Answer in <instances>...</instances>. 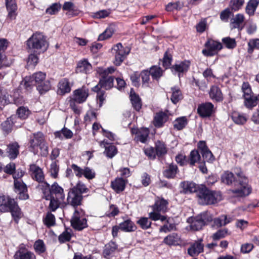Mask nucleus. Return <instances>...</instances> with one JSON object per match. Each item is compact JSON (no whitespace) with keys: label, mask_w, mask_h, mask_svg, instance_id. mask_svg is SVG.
I'll list each match as a JSON object with an SVG mask.
<instances>
[{"label":"nucleus","mask_w":259,"mask_h":259,"mask_svg":"<svg viewBox=\"0 0 259 259\" xmlns=\"http://www.w3.org/2000/svg\"><path fill=\"white\" fill-rule=\"evenodd\" d=\"M221 180L222 183L230 185L233 182H235L234 176L232 172L226 171L222 175Z\"/></svg>","instance_id":"32"},{"label":"nucleus","mask_w":259,"mask_h":259,"mask_svg":"<svg viewBox=\"0 0 259 259\" xmlns=\"http://www.w3.org/2000/svg\"><path fill=\"white\" fill-rule=\"evenodd\" d=\"M222 42L225 47L229 49H233L236 46V42L235 38L229 37H224L222 39Z\"/></svg>","instance_id":"53"},{"label":"nucleus","mask_w":259,"mask_h":259,"mask_svg":"<svg viewBox=\"0 0 259 259\" xmlns=\"http://www.w3.org/2000/svg\"><path fill=\"white\" fill-rule=\"evenodd\" d=\"M130 52V49L128 47H124L121 43H118L114 46L112 48V53L115 56L114 64L116 66H119Z\"/></svg>","instance_id":"9"},{"label":"nucleus","mask_w":259,"mask_h":259,"mask_svg":"<svg viewBox=\"0 0 259 259\" xmlns=\"http://www.w3.org/2000/svg\"><path fill=\"white\" fill-rule=\"evenodd\" d=\"M257 97L254 96L252 95L248 96H245L244 97V104L248 108L251 109L256 106L257 104Z\"/></svg>","instance_id":"40"},{"label":"nucleus","mask_w":259,"mask_h":259,"mask_svg":"<svg viewBox=\"0 0 259 259\" xmlns=\"http://www.w3.org/2000/svg\"><path fill=\"white\" fill-rule=\"evenodd\" d=\"M200 160V155L197 150H192L190 154L189 162L191 165H194Z\"/></svg>","instance_id":"54"},{"label":"nucleus","mask_w":259,"mask_h":259,"mask_svg":"<svg viewBox=\"0 0 259 259\" xmlns=\"http://www.w3.org/2000/svg\"><path fill=\"white\" fill-rule=\"evenodd\" d=\"M14 199L8 196L0 195V211L3 212H8L15 204Z\"/></svg>","instance_id":"14"},{"label":"nucleus","mask_w":259,"mask_h":259,"mask_svg":"<svg viewBox=\"0 0 259 259\" xmlns=\"http://www.w3.org/2000/svg\"><path fill=\"white\" fill-rule=\"evenodd\" d=\"M137 224L143 230H147L150 228L151 225V222L148 218L142 217L137 221Z\"/></svg>","instance_id":"48"},{"label":"nucleus","mask_w":259,"mask_h":259,"mask_svg":"<svg viewBox=\"0 0 259 259\" xmlns=\"http://www.w3.org/2000/svg\"><path fill=\"white\" fill-rule=\"evenodd\" d=\"M161 211H157L154 210L149 213V218L152 220L156 221L160 220L161 222H164L166 219V217L164 215H162L160 214Z\"/></svg>","instance_id":"56"},{"label":"nucleus","mask_w":259,"mask_h":259,"mask_svg":"<svg viewBox=\"0 0 259 259\" xmlns=\"http://www.w3.org/2000/svg\"><path fill=\"white\" fill-rule=\"evenodd\" d=\"M171 95L170 100L173 103L176 104L182 99L181 92L180 89L177 87L171 88Z\"/></svg>","instance_id":"39"},{"label":"nucleus","mask_w":259,"mask_h":259,"mask_svg":"<svg viewBox=\"0 0 259 259\" xmlns=\"http://www.w3.org/2000/svg\"><path fill=\"white\" fill-rule=\"evenodd\" d=\"M177 168L176 165H170L164 171V176L167 178H174L177 174Z\"/></svg>","instance_id":"44"},{"label":"nucleus","mask_w":259,"mask_h":259,"mask_svg":"<svg viewBox=\"0 0 259 259\" xmlns=\"http://www.w3.org/2000/svg\"><path fill=\"white\" fill-rule=\"evenodd\" d=\"M96 118V113L92 110H89L87 112L84 116V121L87 124H88L91 121L95 120Z\"/></svg>","instance_id":"64"},{"label":"nucleus","mask_w":259,"mask_h":259,"mask_svg":"<svg viewBox=\"0 0 259 259\" xmlns=\"http://www.w3.org/2000/svg\"><path fill=\"white\" fill-rule=\"evenodd\" d=\"M206 49L202 50V54L206 56H211L216 54L222 48L221 42L212 39L208 40L205 45Z\"/></svg>","instance_id":"10"},{"label":"nucleus","mask_w":259,"mask_h":259,"mask_svg":"<svg viewBox=\"0 0 259 259\" xmlns=\"http://www.w3.org/2000/svg\"><path fill=\"white\" fill-rule=\"evenodd\" d=\"M92 70V66L87 59H82L78 61L76 71L77 72L89 73Z\"/></svg>","instance_id":"20"},{"label":"nucleus","mask_w":259,"mask_h":259,"mask_svg":"<svg viewBox=\"0 0 259 259\" xmlns=\"http://www.w3.org/2000/svg\"><path fill=\"white\" fill-rule=\"evenodd\" d=\"M245 17L242 14H237L231 19V24L235 28L242 29Z\"/></svg>","instance_id":"29"},{"label":"nucleus","mask_w":259,"mask_h":259,"mask_svg":"<svg viewBox=\"0 0 259 259\" xmlns=\"http://www.w3.org/2000/svg\"><path fill=\"white\" fill-rule=\"evenodd\" d=\"M167 118L168 116L166 113L163 112H158L154 116L153 124L156 127H160L166 121Z\"/></svg>","instance_id":"27"},{"label":"nucleus","mask_w":259,"mask_h":259,"mask_svg":"<svg viewBox=\"0 0 259 259\" xmlns=\"http://www.w3.org/2000/svg\"><path fill=\"white\" fill-rule=\"evenodd\" d=\"M167 202L163 199L157 200L153 206V210L161 212H165L167 210Z\"/></svg>","instance_id":"31"},{"label":"nucleus","mask_w":259,"mask_h":259,"mask_svg":"<svg viewBox=\"0 0 259 259\" xmlns=\"http://www.w3.org/2000/svg\"><path fill=\"white\" fill-rule=\"evenodd\" d=\"M180 237L178 234L172 233L168 235L164 239V242L168 245H176L179 244Z\"/></svg>","instance_id":"37"},{"label":"nucleus","mask_w":259,"mask_h":259,"mask_svg":"<svg viewBox=\"0 0 259 259\" xmlns=\"http://www.w3.org/2000/svg\"><path fill=\"white\" fill-rule=\"evenodd\" d=\"M37 189L42 193V197L46 199H51L52 197L60 199L61 200L64 199L65 195L63 189L57 183L53 184L50 188L49 184L42 183L37 186Z\"/></svg>","instance_id":"3"},{"label":"nucleus","mask_w":259,"mask_h":259,"mask_svg":"<svg viewBox=\"0 0 259 259\" xmlns=\"http://www.w3.org/2000/svg\"><path fill=\"white\" fill-rule=\"evenodd\" d=\"M120 230L125 232H132L137 229L136 225L131 220L127 219L119 224Z\"/></svg>","instance_id":"28"},{"label":"nucleus","mask_w":259,"mask_h":259,"mask_svg":"<svg viewBox=\"0 0 259 259\" xmlns=\"http://www.w3.org/2000/svg\"><path fill=\"white\" fill-rule=\"evenodd\" d=\"M33 248L37 254H41L46 251V245L42 240L38 239L36 240L33 245Z\"/></svg>","instance_id":"42"},{"label":"nucleus","mask_w":259,"mask_h":259,"mask_svg":"<svg viewBox=\"0 0 259 259\" xmlns=\"http://www.w3.org/2000/svg\"><path fill=\"white\" fill-rule=\"evenodd\" d=\"M9 211H11L13 217L16 222L22 217V213L16 203H15Z\"/></svg>","instance_id":"51"},{"label":"nucleus","mask_w":259,"mask_h":259,"mask_svg":"<svg viewBox=\"0 0 259 259\" xmlns=\"http://www.w3.org/2000/svg\"><path fill=\"white\" fill-rule=\"evenodd\" d=\"M29 172L32 179L39 183L38 185H40L42 183H47L44 181L45 176L43 171L38 166L34 164H31L29 167Z\"/></svg>","instance_id":"13"},{"label":"nucleus","mask_w":259,"mask_h":259,"mask_svg":"<svg viewBox=\"0 0 259 259\" xmlns=\"http://www.w3.org/2000/svg\"><path fill=\"white\" fill-rule=\"evenodd\" d=\"M115 70L113 67H110L107 69L99 67L97 69V73L101 76L99 84L102 88L109 90L113 86L114 79L109 75L112 74Z\"/></svg>","instance_id":"7"},{"label":"nucleus","mask_w":259,"mask_h":259,"mask_svg":"<svg viewBox=\"0 0 259 259\" xmlns=\"http://www.w3.org/2000/svg\"><path fill=\"white\" fill-rule=\"evenodd\" d=\"M201 242L202 240H199L191 245L188 249V253L190 255L195 256L203 251V245Z\"/></svg>","instance_id":"21"},{"label":"nucleus","mask_w":259,"mask_h":259,"mask_svg":"<svg viewBox=\"0 0 259 259\" xmlns=\"http://www.w3.org/2000/svg\"><path fill=\"white\" fill-rule=\"evenodd\" d=\"M31 151L34 154L38 152V149L40 150L41 155L46 156L48 154V146L44 141V135L41 133L34 134L30 140Z\"/></svg>","instance_id":"6"},{"label":"nucleus","mask_w":259,"mask_h":259,"mask_svg":"<svg viewBox=\"0 0 259 259\" xmlns=\"http://www.w3.org/2000/svg\"><path fill=\"white\" fill-rule=\"evenodd\" d=\"M61 9V5L59 4L55 3L46 10V13L50 15H54L59 12Z\"/></svg>","instance_id":"63"},{"label":"nucleus","mask_w":259,"mask_h":259,"mask_svg":"<svg viewBox=\"0 0 259 259\" xmlns=\"http://www.w3.org/2000/svg\"><path fill=\"white\" fill-rule=\"evenodd\" d=\"M56 137L62 139L63 136L66 139H70L73 136L72 131L68 128H64L61 131L57 132L55 134Z\"/></svg>","instance_id":"45"},{"label":"nucleus","mask_w":259,"mask_h":259,"mask_svg":"<svg viewBox=\"0 0 259 259\" xmlns=\"http://www.w3.org/2000/svg\"><path fill=\"white\" fill-rule=\"evenodd\" d=\"M190 65V62L189 61H184L177 63L172 67V71L179 74L184 73L188 71Z\"/></svg>","instance_id":"25"},{"label":"nucleus","mask_w":259,"mask_h":259,"mask_svg":"<svg viewBox=\"0 0 259 259\" xmlns=\"http://www.w3.org/2000/svg\"><path fill=\"white\" fill-rule=\"evenodd\" d=\"M131 133L132 134H135L136 135L137 140L144 143L147 140L149 131L147 128L145 127L140 129L133 128L131 130Z\"/></svg>","instance_id":"17"},{"label":"nucleus","mask_w":259,"mask_h":259,"mask_svg":"<svg viewBox=\"0 0 259 259\" xmlns=\"http://www.w3.org/2000/svg\"><path fill=\"white\" fill-rule=\"evenodd\" d=\"M15 255L18 259H36L35 254L30 251L19 250L16 252Z\"/></svg>","instance_id":"35"},{"label":"nucleus","mask_w":259,"mask_h":259,"mask_svg":"<svg viewBox=\"0 0 259 259\" xmlns=\"http://www.w3.org/2000/svg\"><path fill=\"white\" fill-rule=\"evenodd\" d=\"M187 124V120L186 117H181L176 119L174 122V126L175 128L181 130L183 129Z\"/></svg>","instance_id":"46"},{"label":"nucleus","mask_w":259,"mask_h":259,"mask_svg":"<svg viewBox=\"0 0 259 259\" xmlns=\"http://www.w3.org/2000/svg\"><path fill=\"white\" fill-rule=\"evenodd\" d=\"M89 96V90L84 87L77 89L73 92L72 100L79 104L85 102Z\"/></svg>","instance_id":"16"},{"label":"nucleus","mask_w":259,"mask_h":259,"mask_svg":"<svg viewBox=\"0 0 259 259\" xmlns=\"http://www.w3.org/2000/svg\"><path fill=\"white\" fill-rule=\"evenodd\" d=\"M197 112L201 117H209L214 112V106L210 102L201 104L198 107Z\"/></svg>","instance_id":"15"},{"label":"nucleus","mask_w":259,"mask_h":259,"mask_svg":"<svg viewBox=\"0 0 259 259\" xmlns=\"http://www.w3.org/2000/svg\"><path fill=\"white\" fill-rule=\"evenodd\" d=\"M70 222L71 226L78 231H81L88 227L84 211L81 209H75Z\"/></svg>","instance_id":"8"},{"label":"nucleus","mask_w":259,"mask_h":259,"mask_svg":"<svg viewBox=\"0 0 259 259\" xmlns=\"http://www.w3.org/2000/svg\"><path fill=\"white\" fill-rule=\"evenodd\" d=\"M27 46L30 50L39 54L47 50L48 44L42 33L36 32L27 40Z\"/></svg>","instance_id":"4"},{"label":"nucleus","mask_w":259,"mask_h":259,"mask_svg":"<svg viewBox=\"0 0 259 259\" xmlns=\"http://www.w3.org/2000/svg\"><path fill=\"white\" fill-rule=\"evenodd\" d=\"M197 196L198 203L201 205L214 204L222 199V196L220 192L209 190L203 185L199 188Z\"/></svg>","instance_id":"2"},{"label":"nucleus","mask_w":259,"mask_h":259,"mask_svg":"<svg viewBox=\"0 0 259 259\" xmlns=\"http://www.w3.org/2000/svg\"><path fill=\"white\" fill-rule=\"evenodd\" d=\"M44 224L48 227L54 226L55 224V218L54 214L48 212L44 218Z\"/></svg>","instance_id":"52"},{"label":"nucleus","mask_w":259,"mask_h":259,"mask_svg":"<svg viewBox=\"0 0 259 259\" xmlns=\"http://www.w3.org/2000/svg\"><path fill=\"white\" fill-rule=\"evenodd\" d=\"M58 94L59 95H64L66 93H69L71 91V87L67 79L63 78L61 79L58 85Z\"/></svg>","instance_id":"26"},{"label":"nucleus","mask_w":259,"mask_h":259,"mask_svg":"<svg viewBox=\"0 0 259 259\" xmlns=\"http://www.w3.org/2000/svg\"><path fill=\"white\" fill-rule=\"evenodd\" d=\"M244 0H231L230 3V8L235 11L239 10L243 6Z\"/></svg>","instance_id":"57"},{"label":"nucleus","mask_w":259,"mask_h":259,"mask_svg":"<svg viewBox=\"0 0 259 259\" xmlns=\"http://www.w3.org/2000/svg\"><path fill=\"white\" fill-rule=\"evenodd\" d=\"M155 151L158 156H161L166 153L167 150L165 144L160 141L156 143Z\"/></svg>","instance_id":"47"},{"label":"nucleus","mask_w":259,"mask_h":259,"mask_svg":"<svg viewBox=\"0 0 259 259\" xmlns=\"http://www.w3.org/2000/svg\"><path fill=\"white\" fill-rule=\"evenodd\" d=\"M19 146L17 143H13L8 146L7 153L11 159H15L19 153Z\"/></svg>","instance_id":"30"},{"label":"nucleus","mask_w":259,"mask_h":259,"mask_svg":"<svg viewBox=\"0 0 259 259\" xmlns=\"http://www.w3.org/2000/svg\"><path fill=\"white\" fill-rule=\"evenodd\" d=\"M231 117L233 121L237 124H243L247 120L245 115L236 111L232 112Z\"/></svg>","instance_id":"33"},{"label":"nucleus","mask_w":259,"mask_h":259,"mask_svg":"<svg viewBox=\"0 0 259 259\" xmlns=\"http://www.w3.org/2000/svg\"><path fill=\"white\" fill-rule=\"evenodd\" d=\"M49 200H50L49 208L53 211H55L58 208L61 200L60 199H57V198L55 197H52Z\"/></svg>","instance_id":"59"},{"label":"nucleus","mask_w":259,"mask_h":259,"mask_svg":"<svg viewBox=\"0 0 259 259\" xmlns=\"http://www.w3.org/2000/svg\"><path fill=\"white\" fill-rule=\"evenodd\" d=\"M21 85L26 89L35 85L37 90L41 94L48 92L51 88L50 81L46 79V74L41 71L34 73L31 75L26 76L22 81Z\"/></svg>","instance_id":"1"},{"label":"nucleus","mask_w":259,"mask_h":259,"mask_svg":"<svg viewBox=\"0 0 259 259\" xmlns=\"http://www.w3.org/2000/svg\"><path fill=\"white\" fill-rule=\"evenodd\" d=\"M238 176L240 180L235 182L234 187L229 190V193L234 197H244L248 195L251 192V189L248 185V181L245 177Z\"/></svg>","instance_id":"5"},{"label":"nucleus","mask_w":259,"mask_h":259,"mask_svg":"<svg viewBox=\"0 0 259 259\" xmlns=\"http://www.w3.org/2000/svg\"><path fill=\"white\" fill-rule=\"evenodd\" d=\"M149 72L153 78L157 79L162 76L163 71L159 67L153 66L150 68Z\"/></svg>","instance_id":"50"},{"label":"nucleus","mask_w":259,"mask_h":259,"mask_svg":"<svg viewBox=\"0 0 259 259\" xmlns=\"http://www.w3.org/2000/svg\"><path fill=\"white\" fill-rule=\"evenodd\" d=\"M117 249V246L114 242H110L105 246L103 251V255L105 257L109 258L113 254Z\"/></svg>","instance_id":"36"},{"label":"nucleus","mask_w":259,"mask_h":259,"mask_svg":"<svg viewBox=\"0 0 259 259\" xmlns=\"http://www.w3.org/2000/svg\"><path fill=\"white\" fill-rule=\"evenodd\" d=\"M18 117L21 119H25L28 117L30 111L28 109L25 107H19L17 111Z\"/></svg>","instance_id":"58"},{"label":"nucleus","mask_w":259,"mask_h":259,"mask_svg":"<svg viewBox=\"0 0 259 259\" xmlns=\"http://www.w3.org/2000/svg\"><path fill=\"white\" fill-rule=\"evenodd\" d=\"M258 4L259 0H250L245 8L246 13L249 16L253 15Z\"/></svg>","instance_id":"34"},{"label":"nucleus","mask_w":259,"mask_h":259,"mask_svg":"<svg viewBox=\"0 0 259 259\" xmlns=\"http://www.w3.org/2000/svg\"><path fill=\"white\" fill-rule=\"evenodd\" d=\"M126 181L121 178H117L111 183V188L116 192L123 191L125 187Z\"/></svg>","instance_id":"24"},{"label":"nucleus","mask_w":259,"mask_h":259,"mask_svg":"<svg viewBox=\"0 0 259 259\" xmlns=\"http://www.w3.org/2000/svg\"><path fill=\"white\" fill-rule=\"evenodd\" d=\"M164 221H165L164 224L159 229L160 232L167 233L175 229L174 224L171 223L169 220L166 219Z\"/></svg>","instance_id":"55"},{"label":"nucleus","mask_w":259,"mask_h":259,"mask_svg":"<svg viewBox=\"0 0 259 259\" xmlns=\"http://www.w3.org/2000/svg\"><path fill=\"white\" fill-rule=\"evenodd\" d=\"M230 222V219L228 220L226 215H222L214 220V224L218 227L225 226Z\"/></svg>","instance_id":"62"},{"label":"nucleus","mask_w":259,"mask_h":259,"mask_svg":"<svg viewBox=\"0 0 259 259\" xmlns=\"http://www.w3.org/2000/svg\"><path fill=\"white\" fill-rule=\"evenodd\" d=\"M14 179V187L16 192L18 193V198L21 200H26L28 198V195L26 193L27 187L26 185L21 180L17 179L16 175H13Z\"/></svg>","instance_id":"11"},{"label":"nucleus","mask_w":259,"mask_h":259,"mask_svg":"<svg viewBox=\"0 0 259 259\" xmlns=\"http://www.w3.org/2000/svg\"><path fill=\"white\" fill-rule=\"evenodd\" d=\"M181 187L182 188V192L185 194H189L194 192H197L200 186L192 182H183L181 183Z\"/></svg>","instance_id":"22"},{"label":"nucleus","mask_w":259,"mask_h":259,"mask_svg":"<svg viewBox=\"0 0 259 259\" xmlns=\"http://www.w3.org/2000/svg\"><path fill=\"white\" fill-rule=\"evenodd\" d=\"M14 118L15 117L12 116L2 123V129L6 133H9L12 131L13 124L14 123L13 120Z\"/></svg>","instance_id":"41"},{"label":"nucleus","mask_w":259,"mask_h":259,"mask_svg":"<svg viewBox=\"0 0 259 259\" xmlns=\"http://www.w3.org/2000/svg\"><path fill=\"white\" fill-rule=\"evenodd\" d=\"M82 196L78 192L76 191V188H71L69 190L67 201L68 204L75 207L81 204Z\"/></svg>","instance_id":"12"},{"label":"nucleus","mask_w":259,"mask_h":259,"mask_svg":"<svg viewBox=\"0 0 259 259\" xmlns=\"http://www.w3.org/2000/svg\"><path fill=\"white\" fill-rule=\"evenodd\" d=\"M100 147L105 148L104 154L108 158H113L117 153V149L114 145H109L107 146L108 143L105 140H103L99 142Z\"/></svg>","instance_id":"18"},{"label":"nucleus","mask_w":259,"mask_h":259,"mask_svg":"<svg viewBox=\"0 0 259 259\" xmlns=\"http://www.w3.org/2000/svg\"><path fill=\"white\" fill-rule=\"evenodd\" d=\"M130 98L134 108L136 110H139L141 107V100L139 97L134 92H133V89L131 91Z\"/></svg>","instance_id":"38"},{"label":"nucleus","mask_w":259,"mask_h":259,"mask_svg":"<svg viewBox=\"0 0 259 259\" xmlns=\"http://www.w3.org/2000/svg\"><path fill=\"white\" fill-rule=\"evenodd\" d=\"M204 225L203 221H201L200 218L197 216L192 222L190 227L192 230L197 231L202 229Z\"/></svg>","instance_id":"43"},{"label":"nucleus","mask_w":259,"mask_h":259,"mask_svg":"<svg viewBox=\"0 0 259 259\" xmlns=\"http://www.w3.org/2000/svg\"><path fill=\"white\" fill-rule=\"evenodd\" d=\"M38 62V57L33 54L29 55L27 65L28 67H34Z\"/></svg>","instance_id":"61"},{"label":"nucleus","mask_w":259,"mask_h":259,"mask_svg":"<svg viewBox=\"0 0 259 259\" xmlns=\"http://www.w3.org/2000/svg\"><path fill=\"white\" fill-rule=\"evenodd\" d=\"M96 173L95 171L90 167H85L83 168V176L89 180H91L95 177Z\"/></svg>","instance_id":"60"},{"label":"nucleus","mask_w":259,"mask_h":259,"mask_svg":"<svg viewBox=\"0 0 259 259\" xmlns=\"http://www.w3.org/2000/svg\"><path fill=\"white\" fill-rule=\"evenodd\" d=\"M114 31V30L112 27H108L102 33L99 35L98 40L102 41L110 38L113 35Z\"/></svg>","instance_id":"49"},{"label":"nucleus","mask_w":259,"mask_h":259,"mask_svg":"<svg viewBox=\"0 0 259 259\" xmlns=\"http://www.w3.org/2000/svg\"><path fill=\"white\" fill-rule=\"evenodd\" d=\"M6 6L8 12V17L14 20L17 16V6L16 0H6Z\"/></svg>","instance_id":"19"},{"label":"nucleus","mask_w":259,"mask_h":259,"mask_svg":"<svg viewBox=\"0 0 259 259\" xmlns=\"http://www.w3.org/2000/svg\"><path fill=\"white\" fill-rule=\"evenodd\" d=\"M209 95L210 99L217 102H221L223 100V95L221 89L217 86L213 85L211 87Z\"/></svg>","instance_id":"23"}]
</instances>
